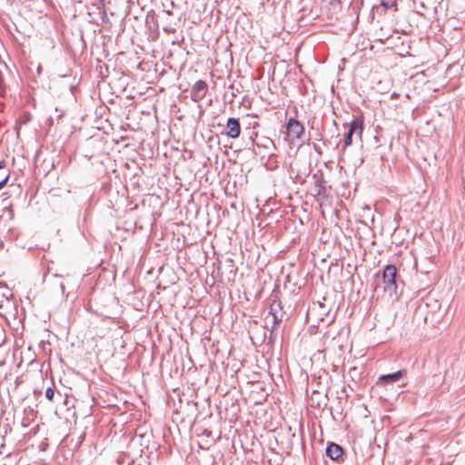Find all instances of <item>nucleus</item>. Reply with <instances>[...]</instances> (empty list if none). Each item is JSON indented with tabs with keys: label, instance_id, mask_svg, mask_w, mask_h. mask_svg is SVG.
<instances>
[{
	"label": "nucleus",
	"instance_id": "16",
	"mask_svg": "<svg viewBox=\"0 0 465 465\" xmlns=\"http://www.w3.org/2000/svg\"><path fill=\"white\" fill-rule=\"evenodd\" d=\"M6 166V163L5 160L0 161V170L4 169Z\"/></svg>",
	"mask_w": 465,
	"mask_h": 465
},
{
	"label": "nucleus",
	"instance_id": "5",
	"mask_svg": "<svg viewBox=\"0 0 465 465\" xmlns=\"http://www.w3.org/2000/svg\"><path fill=\"white\" fill-rule=\"evenodd\" d=\"M407 371L405 369L399 370L392 373L381 374L379 376L376 384L378 386H385L387 384H392L399 381L401 379L405 377Z\"/></svg>",
	"mask_w": 465,
	"mask_h": 465
},
{
	"label": "nucleus",
	"instance_id": "10",
	"mask_svg": "<svg viewBox=\"0 0 465 465\" xmlns=\"http://www.w3.org/2000/svg\"><path fill=\"white\" fill-rule=\"evenodd\" d=\"M272 328L277 329V327L280 325V323L283 320V312H272Z\"/></svg>",
	"mask_w": 465,
	"mask_h": 465
},
{
	"label": "nucleus",
	"instance_id": "13",
	"mask_svg": "<svg viewBox=\"0 0 465 465\" xmlns=\"http://www.w3.org/2000/svg\"><path fill=\"white\" fill-rule=\"evenodd\" d=\"M45 397L48 401H53L54 397V391L52 387H48L45 391Z\"/></svg>",
	"mask_w": 465,
	"mask_h": 465
},
{
	"label": "nucleus",
	"instance_id": "3",
	"mask_svg": "<svg viewBox=\"0 0 465 465\" xmlns=\"http://www.w3.org/2000/svg\"><path fill=\"white\" fill-rule=\"evenodd\" d=\"M245 147L248 149H252V153L255 155H258L260 153L256 151L255 147L257 148H264L266 150H276V146L273 143V141L270 137L263 136L262 137L258 142L254 140L253 135H251L248 138V141L245 143Z\"/></svg>",
	"mask_w": 465,
	"mask_h": 465
},
{
	"label": "nucleus",
	"instance_id": "18",
	"mask_svg": "<svg viewBox=\"0 0 465 465\" xmlns=\"http://www.w3.org/2000/svg\"><path fill=\"white\" fill-rule=\"evenodd\" d=\"M60 288H61L62 292H64V284H61V285H60Z\"/></svg>",
	"mask_w": 465,
	"mask_h": 465
},
{
	"label": "nucleus",
	"instance_id": "4",
	"mask_svg": "<svg viewBox=\"0 0 465 465\" xmlns=\"http://www.w3.org/2000/svg\"><path fill=\"white\" fill-rule=\"evenodd\" d=\"M287 135L292 140H302L304 134V127L302 124L295 118H290L286 124Z\"/></svg>",
	"mask_w": 465,
	"mask_h": 465
},
{
	"label": "nucleus",
	"instance_id": "20",
	"mask_svg": "<svg viewBox=\"0 0 465 465\" xmlns=\"http://www.w3.org/2000/svg\"><path fill=\"white\" fill-rule=\"evenodd\" d=\"M3 92H4V91H1V90H0V96H2V95H3Z\"/></svg>",
	"mask_w": 465,
	"mask_h": 465
},
{
	"label": "nucleus",
	"instance_id": "11",
	"mask_svg": "<svg viewBox=\"0 0 465 465\" xmlns=\"http://www.w3.org/2000/svg\"><path fill=\"white\" fill-rule=\"evenodd\" d=\"M381 5L385 9L396 8L397 0H381Z\"/></svg>",
	"mask_w": 465,
	"mask_h": 465
},
{
	"label": "nucleus",
	"instance_id": "8",
	"mask_svg": "<svg viewBox=\"0 0 465 465\" xmlns=\"http://www.w3.org/2000/svg\"><path fill=\"white\" fill-rule=\"evenodd\" d=\"M224 134L232 139H237L241 134V124L239 118L230 117L226 123Z\"/></svg>",
	"mask_w": 465,
	"mask_h": 465
},
{
	"label": "nucleus",
	"instance_id": "14",
	"mask_svg": "<svg viewBox=\"0 0 465 465\" xmlns=\"http://www.w3.org/2000/svg\"><path fill=\"white\" fill-rule=\"evenodd\" d=\"M9 180V173H5L0 180V190L4 188Z\"/></svg>",
	"mask_w": 465,
	"mask_h": 465
},
{
	"label": "nucleus",
	"instance_id": "9",
	"mask_svg": "<svg viewBox=\"0 0 465 465\" xmlns=\"http://www.w3.org/2000/svg\"><path fill=\"white\" fill-rule=\"evenodd\" d=\"M315 195L323 199H327L329 194L326 186L324 185L323 179L317 180L314 184Z\"/></svg>",
	"mask_w": 465,
	"mask_h": 465
},
{
	"label": "nucleus",
	"instance_id": "17",
	"mask_svg": "<svg viewBox=\"0 0 465 465\" xmlns=\"http://www.w3.org/2000/svg\"><path fill=\"white\" fill-rule=\"evenodd\" d=\"M5 213L8 214L10 219L13 218V212H12V210H6Z\"/></svg>",
	"mask_w": 465,
	"mask_h": 465
},
{
	"label": "nucleus",
	"instance_id": "2",
	"mask_svg": "<svg viewBox=\"0 0 465 465\" xmlns=\"http://www.w3.org/2000/svg\"><path fill=\"white\" fill-rule=\"evenodd\" d=\"M364 123L362 118L358 117L354 118L349 126L348 132L345 134L343 141L344 147H348L352 143V136L356 134L360 139L361 138V134L363 132Z\"/></svg>",
	"mask_w": 465,
	"mask_h": 465
},
{
	"label": "nucleus",
	"instance_id": "15",
	"mask_svg": "<svg viewBox=\"0 0 465 465\" xmlns=\"http://www.w3.org/2000/svg\"><path fill=\"white\" fill-rule=\"evenodd\" d=\"M275 330L276 329H273V328H272V330H271L270 337H269L270 341H272L274 340V331H275Z\"/></svg>",
	"mask_w": 465,
	"mask_h": 465
},
{
	"label": "nucleus",
	"instance_id": "6",
	"mask_svg": "<svg viewBox=\"0 0 465 465\" xmlns=\"http://www.w3.org/2000/svg\"><path fill=\"white\" fill-rule=\"evenodd\" d=\"M208 89V85L205 81L203 80H198L195 82V84L193 85L191 90V99L193 102H199L202 99H203L206 95Z\"/></svg>",
	"mask_w": 465,
	"mask_h": 465
},
{
	"label": "nucleus",
	"instance_id": "19",
	"mask_svg": "<svg viewBox=\"0 0 465 465\" xmlns=\"http://www.w3.org/2000/svg\"><path fill=\"white\" fill-rule=\"evenodd\" d=\"M37 73H38V74H40V73H41V67H40V66L37 68Z\"/></svg>",
	"mask_w": 465,
	"mask_h": 465
},
{
	"label": "nucleus",
	"instance_id": "12",
	"mask_svg": "<svg viewBox=\"0 0 465 465\" xmlns=\"http://www.w3.org/2000/svg\"><path fill=\"white\" fill-rule=\"evenodd\" d=\"M282 309V302L280 301H274L271 304L270 314L272 315V312H281Z\"/></svg>",
	"mask_w": 465,
	"mask_h": 465
},
{
	"label": "nucleus",
	"instance_id": "1",
	"mask_svg": "<svg viewBox=\"0 0 465 465\" xmlns=\"http://www.w3.org/2000/svg\"><path fill=\"white\" fill-rule=\"evenodd\" d=\"M383 291L391 297L397 294V268L393 264H387L382 271Z\"/></svg>",
	"mask_w": 465,
	"mask_h": 465
},
{
	"label": "nucleus",
	"instance_id": "7",
	"mask_svg": "<svg viewBox=\"0 0 465 465\" xmlns=\"http://www.w3.org/2000/svg\"><path fill=\"white\" fill-rule=\"evenodd\" d=\"M326 456L331 460L341 462L343 460L344 449L334 442H330L325 450Z\"/></svg>",
	"mask_w": 465,
	"mask_h": 465
}]
</instances>
